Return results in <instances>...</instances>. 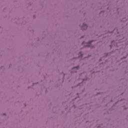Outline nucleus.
<instances>
[{"label":"nucleus","instance_id":"f257e3e1","mask_svg":"<svg viewBox=\"0 0 128 128\" xmlns=\"http://www.w3.org/2000/svg\"><path fill=\"white\" fill-rule=\"evenodd\" d=\"M72 70V72H76L78 70V66L74 68Z\"/></svg>","mask_w":128,"mask_h":128},{"label":"nucleus","instance_id":"f03ea898","mask_svg":"<svg viewBox=\"0 0 128 128\" xmlns=\"http://www.w3.org/2000/svg\"><path fill=\"white\" fill-rule=\"evenodd\" d=\"M86 28H88V25L84 23L82 26V30H86Z\"/></svg>","mask_w":128,"mask_h":128},{"label":"nucleus","instance_id":"20e7f679","mask_svg":"<svg viewBox=\"0 0 128 128\" xmlns=\"http://www.w3.org/2000/svg\"><path fill=\"white\" fill-rule=\"evenodd\" d=\"M80 54L81 56H82V52H80Z\"/></svg>","mask_w":128,"mask_h":128},{"label":"nucleus","instance_id":"7ed1b4c3","mask_svg":"<svg viewBox=\"0 0 128 128\" xmlns=\"http://www.w3.org/2000/svg\"><path fill=\"white\" fill-rule=\"evenodd\" d=\"M92 42H88L87 44H86V46H89L90 48H94V46H92Z\"/></svg>","mask_w":128,"mask_h":128}]
</instances>
